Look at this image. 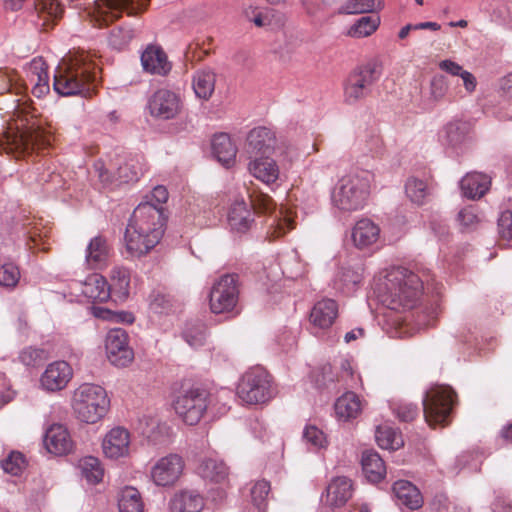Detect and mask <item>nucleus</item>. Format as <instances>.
Instances as JSON below:
<instances>
[{"label":"nucleus","mask_w":512,"mask_h":512,"mask_svg":"<svg viewBox=\"0 0 512 512\" xmlns=\"http://www.w3.org/2000/svg\"><path fill=\"white\" fill-rule=\"evenodd\" d=\"M165 226L164 210L149 201L141 202L134 209L126 227V252L134 258L146 255L160 242Z\"/></svg>","instance_id":"obj_1"},{"label":"nucleus","mask_w":512,"mask_h":512,"mask_svg":"<svg viewBox=\"0 0 512 512\" xmlns=\"http://www.w3.org/2000/svg\"><path fill=\"white\" fill-rule=\"evenodd\" d=\"M423 281L405 267H391L376 280L375 293L388 309L404 311L414 308L422 294Z\"/></svg>","instance_id":"obj_2"},{"label":"nucleus","mask_w":512,"mask_h":512,"mask_svg":"<svg viewBox=\"0 0 512 512\" xmlns=\"http://www.w3.org/2000/svg\"><path fill=\"white\" fill-rule=\"evenodd\" d=\"M97 79L96 64L85 52L63 58L58 65L53 87L62 96L90 94Z\"/></svg>","instance_id":"obj_3"},{"label":"nucleus","mask_w":512,"mask_h":512,"mask_svg":"<svg viewBox=\"0 0 512 512\" xmlns=\"http://www.w3.org/2000/svg\"><path fill=\"white\" fill-rule=\"evenodd\" d=\"M71 409L75 419L83 424L101 422L110 410V398L104 387L82 383L72 393Z\"/></svg>","instance_id":"obj_4"},{"label":"nucleus","mask_w":512,"mask_h":512,"mask_svg":"<svg viewBox=\"0 0 512 512\" xmlns=\"http://www.w3.org/2000/svg\"><path fill=\"white\" fill-rule=\"evenodd\" d=\"M373 174L367 170H352L344 175L332 194L333 205L344 212L361 210L367 204Z\"/></svg>","instance_id":"obj_5"},{"label":"nucleus","mask_w":512,"mask_h":512,"mask_svg":"<svg viewBox=\"0 0 512 512\" xmlns=\"http://www.w3.org/2000/svg\"><path fill=\"white\" fill-rule=\"evenodd\" d=\"M171 406L183 423L196 425L208 409V393L198 387L183 388L173 394Z\"/></svg>","instance_id":"obj_6"},{"label":"nucleus","mask_w":512,"mask_h":512,"mask_svg":"<svg viewBox=\"0 0 512 512\" xmlns=\"http://www.w3.org/2000/svg\"><path fill=\"white\" fill-rule=\"evenodd\" d=\"M455 403L451 387L436 385L425 392L422 404L426 422L430 426L445 425Z\"/></svg>","instance_id":"obj_7"},{"label":"nucleus","mask_w":512,"mask_h":512,"mask_svg":"<svg viewBox=\"0 0 512 512\" xmlns=\"http://www.w3.org/2000/svg\"><path fill=\"white\" fill-rule=\"evenodd\" d=\"M237 395L246 404H262L269 401L275 395L271 376L260 368L247 371L238 384Z\"/></svg>","instance_id":"obj_8"},{"label":"nucleus","mask_w":512,"mask_h":512,"mask_svg":"<svg viewBox=\"0 0 512 512\" xmlns=\"http://www.w3.org/2000/svg\"><path fill=\"white\" fill-rule=\"evenodd\" d=\"M251 203L255 209L269 213L267 234L269 238L276 239L292 230L294 226V212L285 205L277 207L273 199L263 193L251 196Z\"/></svg>","instance_id":"obj_9"},{"label":"nucleus","mask_w":512,"mask_h":512,"mask_svg":"<svg viewBox=\"0 0 512 512\" xmlns=\"http://www.w3.org/2000/svg\"><path fill=\"white\" fill-rule=\"evenodd\" d=\"M238 277L234 274L221 276L212 286L209 295L210 309L215 314L237 311L239 301Z\"/></svg>","instance_id":"obj_10"},{"label":"nucleus","mask_w":512,"mask_h":512,"mask_svg":"<svg viewBox=\"0 0 512 512\" xmlns=\"http://www.w3.org/2000/svg\"><path fill=\"white\" fill-rule=\"evenodd\" d=\"M184 470V461L177 454L159 458L150 469V479L158 487L174 486Z\"/></svg>","instance_id":"obj_11"},{"label":"nucleus","mask_w":512,"mask_h":512,"mask_svg":"<svg viewBox=\"0 0 512 512\" xmlns=\"http://www.w3.org/2000/svg\"><path fill=\"white\" fill-rule=\"evenodd\" d=\"M106 356L116 367H127L134 359V352L128 342V334L120 328L111 329L105 338Z\"/></svg>","instance_id":"obj_12"},{"label":"nucleus","mask_w":512,"mask_h":512,"mask_svg":"<svg viewBox=\"0 0 512 512\" xmlns=\"http://www.w3.org/2000/svg\"><path fill=\"white\" fill-rule=\"evenodd\" d=\"M377 80L376 70L372 65H366L355 70L348 77L344 89V99L348 104H354L369 95L371 87Z\"/></svg>","instance_id":"obj_13"},{"label":"nucleus","mask_w":512,"mask_h":512,"mask_svg":"<svg viewBox=\"0 0 512 512\" xmlns=\"http://www.w3.org/2000/svg\"><path fill=\"white\" fill-rule=\"evenodd\" d=\"M101 450L105 458L120 460L131 454V434L122 426L109 429L101 440Z\"/></svg>","instance_id":"obj_14"},{"label":"nucleus","mask_w":512,"mask_h":512,"mask_svg":"<svg viewBox=\"0 0 512 512\" xmlns=\"http://www.w3.org/2000/svg\"><path fill=\"white\" fill-rule=\"evenodd\" d=\"M73 377V369L66 361H54L47 365L40 376V387L47 392H58L67 387Z\"/></svg>","instance_id":"obj_15"},{"label":"nucleus","mask_w":512,"mask_h":512,"mask_svg":"<svg viewBox=\"0 0 512 512\" xmlns=\"http://www.w3.org/2000/svg\"><path fill=\"white\" fill-rule=\"evenodd\" d=\"M149 111L152 116L169 120L175 118L182 107L179 95L167 89L156 91L149 100Z\"/></svg>","instance_id":"obj_16"},{"label":"nucleus","mask_w":512,"mask_h":512,"mask_svg":"<svg viewBox=\"0 0 512 512\" xmlns=\"http://www.w3.org/2000/svg\"><path fill=\"white\" fill-rule=\"evenodd\" d=\"M73 295L78 298L80 294L93 302H104L110 298V289L107 280L100 274L89 275L84 282L75 281L72 284Z\"/></svg>","instance_id":"obj_17"},{"label":"nucleus","mask_w":512,"mask_h":512,"mask_svg":"<svg viewBox=\"0 0 512 512\" xmlns=\"http://www.w3.org/2000/svg\"><path fill=\"white\" fill-rule=\"evenodd\" d=\"M277 148L276 133L268 127L259 126L249 131L246 152L250 155H266Z\"/></svg>","instance_id":"obj_18"},{"label":"nucleus","mask_w":512,"mask_h":512,"mask_svg":"<svg viewBox=\"0 0 512 512\" xmlns=\"http://www.w3.org/2000/svg\"><path fill=\"white\" fill-rule=\"evenodd\" d=\"M380 236L381 229L379 225L369 218L359 219L351 230L352 243L360 250L368 249L376 245Z\"/></svg>","instance_id":"obj_19"},{"label":"nucleus","mask_w":512,"mask_h":512,"mask_svg":"<svg viewBox=\"0 0 512 512\" xmlns=\"http://www.w3.org/2000/svg\"><path fill=\"white\" fill-rule=\"evenodd\" d=\"M28 85L34 96L41 98L49 93V74L46 62L41 57H36L26 66Z\"/></svg>","instance_id":"obj_20"},{"label":"nucleus","mask_w":512,"mask_h":512,"mask_svg":"<svg viewBox=\"0 0 512 512\" xmlns=\"http://www.w3.org/2000/svg\"><path fill=\"white\" fill-rule=\"evenodd\" d=\"M338 316V305L333 299H322L312 308L310 323L315 334L329 329Z\"/></svg>","instance_id":"obj_21"},{"label":"nucleus","mask_w":512,"mask_h":512,"mask_svg":"<svg viewBox=\"0 0 512 512\" xmlns=\"http://www.w3.org/2000/svg\"><path fill=\"white\" fill-rule=\"evenodd\" d=\"M363 272L361 262L341 266L333 280L334 288L344 294L353 293L362 282Z\"/></svg>","instance_id":"obj_22"},{"label":"nucleus","mask_w":512,"mask_h":512,"mask_svg":"<svg viewBox=\"0 0 512 512\" xmlns=\"http://www.w3.org/2000/svg\"><path fill=\"white\" fill-rule=\"evenodd\" d=\"M44 444L46 449L55 455H65L73 447V442L67 428L61 424H53L47 429Z\"/></svg>","instance_id":"obj_23"},{"label":"nucleus","mask_w":512,"mask_h":512,"mask_svg":"<svg viewBox=\"0 0 512 512\" xmlns=\"http://www.w3.org/2000/svg\"><path fill=\"white\" fill-rule=\"evenodd\" d=\"M249 172L266 185H273L280 178V168L277 162L270 157H255L248 164Z\"/></svg>","instance_id":"obj_24"},{"label":"nucleus","mask_w":512,"mask_h":512,"mask_svg":"<svg viewBox=\"0 0 512 512\" xmlns=\"http://www.w3.org/2000/svg\"><path fill=\"white\" fill-rule=\"evenodd\" d=\"M111 248L102 236H95L85 250V264L91 269H102L109 261Z\"/></svg>","instance_id":"obj_25"},{"label":"nucleus","mask_w":512,"mask_h":512,"mask_svg":"<svg viewBox=\"0 0 512 512\" xmlns=\"http://www.w3.org/2000/svg\"><path fill=\"white\" fill-rule=\"evenodd\" d=\"M102 13L106 14L109 20L117 19L123 12L128 15H135L146 9L149 0H99Z\"/></svg>","instance_id":"obj_26"},{"label":"nucleus","mask_w":512,"mask_h":512,"mask_svg":"<svg viewBox=\"0 0 512 512\" xmlns=\"http://www.w3.org/2000/svg\"><path fill=\"white\" fill-rule=\"evenodd\" d=\"M254 222L253 212L243 198L236 199L228 212V224L231 230L245 233Z\"/></svg>","instance_id":"obj_27"},{"label":"nucleus","mask_w":512,"mask_h":512,"mask_svg":"<svg viewBox=\"0 0 512 512\" xmlns=\"http://www.w3.org/2000/svg\"><path fill=\"white\" fill-rule=\"evenodd\" d=\"M204 498L194 490H181L169 501L170 512H201L204 508Z\"/></svg>","instance_id":"obj_28"},{"label":"nucleus","mask_w":512,"mask_h":512,"mask_svg":"<svg viewBox=\"0 0 512 512\" xmlns=\"http://www.w3.org/2000/svg\"><path fill=\"white\" fill-rule=\"evenodd\" d=\"M141 63L145 71L151 74L166 75L171 70V64L165 52L156 46H149L141 55Z\"/></svg>","instance_id":"obj_29"},{"label":"nucleus","mask_w":512,"mask_h":512,"mask_svg":"<svg viewBox=\"0 0 512 512\" xmlns=\"http://www.w3.org/2000/svg\"><path fill=\"white\" fill-rule=\"evenodd\" d=\"M353 494V485L349 478L335 477L326 488V502L335 507L343 506Z\"/></svg>","instance_id":"obj_30"},{"label":"nucleus","mask_w":512,"mask_h":512,"mask_svg":"<svg viewBox=\"0 0 512 512\" xmlns=\"http://www.w3.org/2000/svg\"><path fill=\"white\" fill-rule=\"evenodd\" d=\"M335 414L340 421H350L357 418L362 410L361 398L354 392H346L334 404Z\"/></svg>","instance_id":"obj_31"},{"label":"nucleus","mask_w":512,"mask_h":512,"mask_svg":"<svg viewBox=\"0 0 512 512\" xmlns=\"http://www.w3.org/2000/svg\"><path fill=\"white\" fill-rule=\"evenodd\" d=\"M393 493L399 505L411 510L419 509L423 505V497L419 489L409 481H396L393 485Z\"/></svg>","instance_id":"obj_32"},{"label":"nucleus","mask_w":512,"mask_h":512,"mask_svg":"<svg viewBox=\"0 0 512 512\" xmlns=\"http://www.w3.org/2000/svg\"><path fill=\"white\" fill-rule=\"evenodd\" d=\"M109 279L110 295L116 301L126 300L130 293L131 273L129 269L123 266H114L110 271Z\"/></svg>","instance_id":"obj_33"},{"label":"nucleus","mask_w":512,"mask_h":512,"mask_svg":"<svg viewBox=\"0 0 512 512\" xmlns=\"http://www.w3.org/2000/svg\"><path fill=\"white\" fill-rule=\"evenodd\" d=\"M491 179L483 173H467L460 181L463 195L470 199L482 197L489 189Z\"/></svg>","instance_id":"obj_34"},{"label":"nucleus","mask_w":512,"mask_h":512,"mask_svg":"<svg viewBox=\"0 0 512 512\" xmlns=\"http://www.w3.org/2000/svg\"><path fill=\"white\" fill-rule=\"evenodd\" d=\"M211 145L213 155L222 165L229 167L235 162L237 148L228 134L214 135Z\"/></svg>","instance_id":"obj_35"},{"label":"nucleus","mask_w":512,"mask_h":512,"mask_svg":"<svg viewBox=\"0 0 512 512\" xmlns=\"http://www.w3.org/2000/svg\"><path fill=\"white\" fill-rule=\"evenodd\" d=\"M10 140V136H8ZM12 143L15 147L27 150L35 146H48L51 143V136L45 134L43 131L37 130H22L17 127V132L11 137Z\"/></svg>","instance_id":"obj_36"},{"label":"nucleus","mask_w":512,"mask_h":512,"mask_svg":"<svg viewBox=\"0 0 512 512\" xmlns=\"http://www.w3.org/2000/svg\"><path fill=\"white\" fill-rule=\"evenodd\" d=\"M362 470L365 477L373 483L381 481L386 474L384 461L374 451H364L361 458Z\"/></svg>","instance_id":"obj_37"},{"label":"nucleus","mask_w":512,"mask_h":512,"mask_svg":"<svg viewBox=\"0 0 512 512\" xmlns=\"http://www.w3.org/2000/svg\"><path fill=\"white\" fill-rule=\"evenodd\" d=\"M199 475L211 482H223L228 476V468L223 461L215 457L203 459L198 466Z\"/></svg>","instance_id":"obj_38"},{"label":"nucleus","mask_w":512,"mask_h":512,"mask_svg":"<svg viewBox=\"0 0 512 512\" xmlns=\"http://www.w3.org/2000/svg\"><path fill=\"white\" fill-rule=\"evenodd\" d=\"M119 512H144L140 492L133 486H125L118 493Z\"/></svg>","instance_id":"obj_39"},{"label":"nucleus","mask_w":512,"mask_h":512,"mask_svg":"<svg viewBox=\"0 0 512 512\" xmlns=\"http://www.w3.org/2000/svg\"><path fill=\"white\" fill-rule=\"evenodd\" d=\"M440 139L446 146L455 149L460 147L467 139L466 125L459 121L447 123L440 133Z\"/></svg>","instance_id":"obj_40"},{"label":"nucleus","mask_w":512,"mask_h":512,"mask_svg":"<svg viewBox=\"0 0 512 512\" xmlns=\"http://www.w3.org/2000/svg\"><path fill=\"white\" fill-rule=\"evenodd\" d=\"M448 92V82L443 75H434L427 88L423 90L422 98L426 105L434 106L442 101Z\"/></svg>","instance_id":"obj_41"},{"label":"nucleus","mask_w":512,"mask_h":512,"mask_svg":"<svg viewBox=\"0 0 512 512\" xmlns=\"http://www.w3.org/2000/svg\"><path fill=\"white\" fill-rule=\"evenodd\" d=\"M192 87L198 98L209 99L215 88V74L208 69L197 71L193 76Z\"/></svg>","instance_id":"obj_42"},{"label":"nucleus","mask_w":512,"mask_h":512,"mask_svg":"<svg viewBox=\"0 0 512 512\" xmlns=\"http://www.w3.org/2000/svg\"><path fill=\"white\" fill-rule=\"evenodd\" d=\"M78 467L81 477L88 484L95 485L102 481L104 469L100 460L94 456H86L79 460Z\"/></svg>","instance_id":"obj_43"},{"label":"nucleus","mask_w":512,"mask_h":512,"mask_svg":"<svg viewBox=\"0 0 512 512\" xmlns=\"http://www.w3.org/2000/svg\"><path fill=\"white\" fill-rule=\"evenodd\" d=\"M375 438L382 449L397 450L404 443L401 434L388 425L378 426Z\"/></svg>","instance_id":"obj_44"},{"label":"nucleus","mask_w":512,"mask_h":512,"mask_svg":"<svg viewBox=\"0 0 512 512\" xmlns=\"http://www.w3.org/2000/svg\"><path fill=\"white\" fill-rule=\"evenodd\" d=\"M380 25L378 16H363L355 21L347 30V35L351 38H365L372 35Z\"/></svg>","instance_id":"obj_45"},{"label":"nucleus","mask_w":512,"mask_h":512,"mask_svg":"<svg viewBox=\"0 0 512 512\" xmlns=\"http://www.w3.org/2000/svg\"><path fill=\"white\" fill-rule=\"evenodd\" d=\"M285 23V15L275 9L265 8L259 10L253 24L258 28H281Z\"/></svg>","instance_id":"obj_46"},{"label":"nucleus","mask_w":512,"mask_h":512,"mask_svg":"<svg viewBox=\"0 0 512 512\" xmlns=\"http://www.w3.org/2000/svg\"><path fill=\"white\" fill-rule=\"evenodd\" d=\"M145 172L144 165L138 159H131L118 167L114 177L120 182L128 183L137 181Z\"/></svg>","instance_id":"obj_47"},{"label":"nucleus","mask_w":512,"mask_h":512,"mask_svg":"<svg viewBox=\"0 0 512 512\" xmlns=\"http://www.w3.org/2000/svg\"><path fill=\"white\" fill-rule=\"evenodd\" d=\"M405 192L407 197L415 204L422 205L429 195L427 183L415 177H411L406 181Z\"/></svg>","instance_id":"obj_48"},{"label":"nucleus","mask_w":512,"mask_h":512,"mask_svg":"<svg viewBox=\"0 0 512 512\" xmlns=\"http://www.w3.org/2000/svg\"><path fill=\"white\" fill-rule=\"evenodd\" d=\"M381 5L380 0H347L339 9L340 14L371 13Z\"/></svg>","instance_id":"obj_49"},{"label":"nucleus","mask_w":512,"mask_h":512,"mask_svg":"<svg viewBox=\"0 0 512 512\" xmlns=\"http://www.w3.org/2000/svg\"><path fill=\"white\" fill-rule=\"evenodd\" d=\"M1 467L6 474L21 476L27 467V462L22 453L12 451L1 461Z\"/></svg>","instance_id":"obj_50"},{"label":"nucleus","mask_w":512,"mask_h":512,"mask_svg":"<svg viewBox=\"0 0 512 512\" xmlns=\"http://www.w3.org/2000/svg\"><path fill=\"white\" fill-rule=\"evenodd\" d=\"M303 439L314 450L325 449L328 446L326 434L317 426L307 424L303 430Z\"/></svg>","instance_id":"obj_51"},{"label":"nucleus","mask_w":512,"mask_h":512,"mask_svg":"<svg viewBox=\"0 0 512 512\" xmlns=\"http://www.w3.org/2000/svg\"><path fill=\"white\" fill-rule=\"evenodd\" d=\"M457 221L464 231H471L478 227L481 217L475 205L462 208L457 215Z\"/></svg>","instance_id":"obj_52"},{"label":"nucleus","mask_w":512,"mask_h":512,"mask_svg":"<svg viewBox=\"0 0 512 512\" xmlns=\"http://www.w3.org/2000/svg\"><path fill=\"white\" fill-rule=\"evenodd\" d=\"M270 491V485L267 481H257L250 490L251 502L257 512H265L267 507V496Z\"/></svg>","instance_id":"obj_53"},{"label":"nucleus","mask_w":512,"mask_h":512,"mask_svg":"<svg viewBox=\"0 0 512 512\" xmlns=\"http://www.w3.org/2000/svg\"><path fill=\"white\" fill-rule=\"evenodd\" d=\"M20 279V271L18 267L11 263H0V286L13 288Z\"/></svg>","instance_id":"obj_54"},{"label":"nucleus","mask_w":512,"mask_h":512,"mask_svg":"<svg viewBox=\"0 0 512 512\" xmlns=\"http://www.w3.org/2000/svg\"><path fill=\"white\" fill-rule=\"evenodd\" d=\"M45 351L35 347H26L18 355V360L27 367H34L44 361Z\"/></svg>","instance_id":"obj_55"},{"label":"nucleus","mask_w":512,"mask_h":512,"mask_svg":"<svg viewBox=\"0 0 512 512\" xmlns=\"http://www.w3.org/2000/svg\"><path fill=\"white\" fill-rule=\"evenodd\" d=\"M183 338L191 347H200L206 339V328L202 324L187 327L183 332Z\"/></svg>","instance_id":"obj_56"},{"label":"nucleus","mask_w":512,"mask_h":512,"mask_svg":"<svg viewBox=\"0 0 512 512\" xmlns=\"http://www.w3.org/2000/svg\"><path fill=\"white\" fill-rule=\"evenodd\" d=\"M498 229L501 239L507 246L512 247V211L505 210L500 214Z\"/></svg>","instance_id":"obj_57"},{"label":"nucleus","mask_w":512,"mask_h":512,"mask_svg":"<svg viewBox=\"0 0 512 512\" xmlns=\"http://www.w3.org/2000/svg\"><path fill=\"white\" fill-rule=\"evenodd\" d=\"M159 415L154 412L143 414L137 423V430L142 436H151L154 432L152 430L159 425Z\"/></svg>","instance_id":"obj_58"},{"label":"nucleus","mask_w":512,"mask_h":512,"mask_svg":"<svg viewBox=\"0 0 512 512\" xmlns=\"http://www.w3.org/2000/svg\"><path fill=\"white\" fill-rule=\"evenodd\" d=\"M132 38L133 32L130 29H114L110 33L109 44L112 48L121 50L128 45Z\"/></svg>","instance_id":"obj_59"},{"label":"nucleus","mask_w":512,"mask_h":512,"mask_svg":"<svg viewBox=\"0 0 512 512\" xmlns=\"http://www.w3.org/2000/svg\"><path fill=\"white\" fill-rule=\"evenodd\" d=\"M496 91L499 97L512 105V71L497 80Z\"/></svg>","instance_id":"obj_60"},{"label":"nucleus","mask_w":512,"mask_h":512,"mask_svg":"<svg viewBox=\"0 0 512 512\" xmlns=\"http://www.w3.org/2000/svg\"><path fill=\"white\" fill-rule=\"evenodd\" d=\"M392 409L395 415L405 422L413 420L418 414L417 406L407 402H399Z\"/></svg>","instance_id":"obj_61"},{"label":"nucleus","mask_w":512,"mask_h":512,"mask_svg":"<svg viewBox=\"0 0 512 512\" xmlns=\"http://www.w3.org/2000/svg\"><path fill=\"white\" fill-rule=\"evenodd\" d=\"M35 8L53 18L59 17L63 11L57 0H36Z\"/></svg>","instance_id":"obj_62"},{"label":"nucleus","mask_w":512,"mask_h":512,"mask_svg":"<svg viewBox=\"0 0 512 512\" xmlns=\"http://www.w3.org/2000/svg\"><path fill=\"white\" fill-rule=\"evenodd\" d=\"M147 199V201L153 203L158 207H161L164 210L163 204L168 200V191L166 187L158 185L154 187L150 195L147 196Z\"/></svg>","instance_id":"obj_63"},{"label":"nucleus","mask_w":512,"mask_h":512,"mask_svg":"<svg viewBox=\"0 0 512 512\" xmlns=\"http://www.w3.org/2000/svg\"><path fill=\"white\" fill-rule=\"evenodd\" d=\"M15 396L11 385L4 374H0V407L9 403Z\"/></svg>","instance_id":"obj_64"}]
</instances>
